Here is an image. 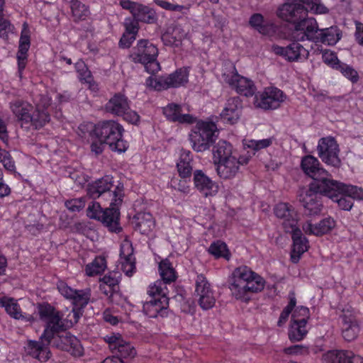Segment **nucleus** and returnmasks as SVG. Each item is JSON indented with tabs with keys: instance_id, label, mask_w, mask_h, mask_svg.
Here are the masks:
<instances>
[{
	"instance_id": "obj_43",
	"label": "nucleus",
	"mask_w": 363,
	"mask_h": 363,
	"mask_svg": "<svg viewBox=\"0 0 363 363\" xmlns=\"http://www.w3.org/2000/svg\"><path fill=\"white\" fill-rule=\"evenodd\" d=\"M106 268V262L104 257H96L85 268L86 274L89 277H94L102 273Z\"/></svg>"
},
{
	"instance_id": "obj_5",
	"label": "nucleus",
	"mask_w": 363,
	"mask_h": 363,
	"mask_svg": "<svg viewBox=\"0 0 363 363\" xmlns=\"http://www.w3.org/2000/svg\"><path fill=\"white\" fill-rule=\"evenodd\" d=\"M50 102V98L47 95L35 99V111L32 114L30 113L31 106L26 101L16 100L11 103L10 108L13 113L23 123H30L35 128H39L50 120L49 114L46 111Z\"/></svg>"
},
{
	"instance_id": "obj_40",
	"label": "nucleus",
	"mask_w": 363,
	"mask_h": 363,
	"mask_svg": "<svg viewBox=\"0 0 363 363\" xmlns=\"http://www.w3.org/2000/svg\"><path fill=\"white\" fill-rule=\"evenodd\" d=\"M274 140L273 137L261 140L245 139L243 140L242 144L245 150H248L252 152V155H255L257 152L271 146Z\"/></svg>"
},
{
	"instance_id": "obj_18",
	"label": "nucleus",
	"mask_w": 363,
	"mask_h": 363,
	"mask_svg": "<svg viewBox=\"0 0 363 363\" xmlns=\"http://www.w3.org/2000/svg\"><path fill=\"white\" fill-rule=\"evenodd\" d=\"M119 4L128 10L136 21L152 23L156 20L155 12L147 6L130 0H120Z\"/></svg>"
},
{
	"instance_id": "obj_20",
	"label": "nucleus",
	"mask_w": 363,
	"mask_h": 363,
	"mask_svg": "<svg viewBox=\"0 0 363 363\" xmlns=\"http://www.w3.org/2000/svg\"><path fill=\"white\" fill-rule=\"evenodd\" d=\"M274 213L277 218L282 220V225L286 232L298 226V215L292 206L287 203H279L274 206Z\"/></svg>"
},
{
	"instance_id": "obj_6",
	"label": "nucleus",
	"mask_w": 363,
	"mask_h": 363,
	"mask_svg": "<svg viewBox=\"0 0 363 363\" xmlns=\"http://www.w3.org/2000/svg\"><path fill=\"white\" fill-rule=\"evenodd\" d=\"M322 191L324 196L333 202L337 203L339 208L344 211H350L353 206L352 199L363 200V189L361 187L346 184L334 179L326 180L323 183Z\"/></svg>"
},
{
	"instance_id": "obj_13",
	"label": "nucleus",
	"mask_w": 363,
	"mask_h": 363,
	"mask_svg": "<svg viewBox=\"0 0 363 363\" xmlns=\"http://www.w3.org/2000/svg\"><path fill=\"white\" fill-rule=\"evenodd\" d=\"M317 151L318 157L327 165L339 167L341 160L339 157V145L333 137L321 138L318 143Z\"/></svg>"
},
{
	"instance_id": "obj_55",
	"label": "nucleus",
	"mask_w": 363,
	"mask_h": 363,
	"mask_svg": "<svg viewBox=\"0 0 363 363\" xmlns=\"http://www.w3.org/2000/svg\"><path fill=\"white\" fill-rule=\"evenodd\" d=\"M138 21H136L134 18H133V19L130 18L125 19V21H124V26L125 28V33L130 34V40H135V37H136V35L138 31Z\"/></svg>"
},
{
	"instance_id": "obj_28",
	"label": "nucleus",
	"mask_w": 363,
	"mask_h": 363,
	"mask_svg": "<svg viewBox=\"0 0 363 363\" xmlns=\"http://www.w3.org/2000/svg\"><path fill=\"white\" fill-rule=\"evenodd\" d=\"M194 183L196 188L206 196H213L218 191V185L201 170L194 173Z\"/></svg>"
},
{
	"instance_id": "obj_10",
	"label": "nucleus",
	"mask_w": 363,
	"mask_h": 363,
	"mask_svg": "<svg viewBox=\"0 0 363 363\" xmlns=\"http://www.w3.org/2000/svg\"><path fill=\"white\" fill-rule=\"evenodd\" d=\"M157 48L146 40L138 41L131 57L135 62L144 65L147 72L154 74L160 70V63L157 60Z\"/></svg>"
},
{
	"instance_id": "obj_32",
	"label": "nucleus",
	"mask_w": 363,
	"mask_h": 363,
	"mask_svg": "<svg viewBox=\"0 0 363 363\" xmlns=\"http://www.w3.org/2000/svg\"><path fill=\"white\" fill-rule=\"evenodd\" d=\"M183 106L176 104H169L163 108V113L170 121L191 124L195 118L188 113H183Z\"/></svg>"
},
{
	"instance_id": "obj_52",
	"label": "nucleus",
	"mask_w": 363,
	"mask_h": 363,
	"mask_svg": "<svg viewBox=\"0 0 363 363\" xmlns=\"http://www.w3.org/2000/svg\"><path fill=\"white\" fill-rule=\"evenodd\" d=\"M164 281H156L152 284L150 285L148 289V294L152 298L162 297L166 295L167 287Z\"/></svg>"
},
{
	"instance_id": "obj_19",
	"label": "nucleus",
	"mask_w": 363,
	"mask_h": 363,
	"mask_svg": "<svg viewBox=\"0 0 363 363\" xmlns=\"http://www.w3.org/2000/svg\"><path fill=\"white\" fill-rule=\"evenodd\" d=\"M104 340L108 344L112 352L122 358L133 357L136 354L135 348L118 333L106 335Z\"/></svg>"
},
{
	"instance_id": "obj_31",
	"label": "nucleus",
	"mask_w": 363,
	"mask_h": 363,
	"mask_svg": "<svg viewBox=\"0 0 363 363\" xmlns=\"http://www.w3.org/2000/svg\"><path fill=\"white\" fill-rule=\"evenodd\" d=\"M169 304L167 296L159 298H152L143 305V311L150 318H156L158 315L164 316L167 313Z\"/></svg>"
},
{
	"instance_id": "obj_11",
	"label": "nucleus",
	"mask_w": 363,
	"mask_h": 363,
	"mask_svg": "<svg viewBox=\"0 0 363 363\" xmlns=\"http://www.w3.org/2000/svg\"><path fill=\"white\" fill-rule=\"evenodd\" d=\"M323 183H326V180L313 182L308 189H302L299 194V201L309 216H316L322 211L323 203L319 194L324 195L321 191L324 189Z\"/></svg>"
},
{
	"instance_id": "obj_38",
	"label": "nucleus",
	"mask_w": 363,
	"mask_h": 363,
	"mask_svg": "<svg viewBox=\"0 0 363 363\" xmlns=\"http://www.w3.org/2000/svg\"><path fill=\"white\" fill-rule=\"evenodd\" d=\"M192 155L189 150H182L178 162L177 163L179 175L183 179H189L191 176Z\"/></svg>"
},
{
	"instance_id": "obj_34",
	"label": "nucleus",
	"mask_w": 363,
	"mask_h": 363,
	"mask_svg": "<svg viewBox=\"0 0 363 363\" xmlns=\"http://www.w3.org/2000/svg\"><path fill=\"white\" fill-rule=\"evenodd\" d=\"M135 228L141 234L150 235L155 228V220L150 213L140 212L134 217Z\"/></svg>"
},
{
	"instance_id": "obj_8",
	"label": "nucleus",
	"mask_w": 363,
	"mask_h": 363,
	"mask_svg": "<svg viewBox=\"0 0 363 363\" xmlns=\"http://www.w3.org/2000/svg\"><path fill=\"white\" fill-rule=\"evenodd\" d=\"M218 131L214 123L199 121L189 134V140L194 150L203 152L215 143Z\"/></svg>"
},
{
	"instance_id": "obj_14",
	"label": "nucleus",
	"mask_w": 363,
	"mask_h": 363,
	"mask_svg": "<svg viewBox=\"0 0 363 363\" xmlns=\"http://www.w3.org/2000/svg\"><path fill=\"white\" fill-rule=\"evenodd\" d=\"M113 187V178L110 176H106L89 184L87 188V194L92 199H97L101 195L108 194L111 198V202H115L118 199V205L121 203L122 199L121 189L117 186L114 191L110 192Z\"/></svg>"
},
{
	"instance_id": "obj_63",
	"label": "nucleus",
	"mask_w": 363,
	"mask_h": 363,
	"mask_svg": "<svg viewBox=\"0 0 363 363\" xmlns=\"http://www.w3.org/2000/svg\"><path fill=\"white\" fill-rule=\"evenodd\" d=\"M356 26V32L355 36L358 43L361 45H363V23L359 22L355 23Z\"/></svg>"
},
{
	"instance_id": "obj_42",
	"label": "nucleus",
	"mask_w": 363,
	"mask_h": 363,
	"mask_svg": "<svg viewBox=\"0 0 363 363\" xmlns=\"http://www.w3.org/2000/svg\"><path fill=\"white\" fill-rule=\"evenodd\" d=\"M120 274L117 272H111L106 274L100 280V289L106 295L111 293L119 283Z\"/></svg>"
},
{
	"instance_id": "obj_29",
	"label": "nucleus",
	"mask_w": 363,
	"mask_h": 363,
	"mask_svg": "<svg viewBox=\"0 0 363 363\" xmlns=\"http://www.w3.org/2000/svg\"><path fill=\"white\" fill-rule=\"evenodd\" d=\"M292 234L293 248L291 253V260L294 263H297L301 255L307 251L308 248V240L303 236L301 230L298 226L289 230Z\"/></svg>"
},
{
	"instance_id": "obj_3",
	"label": "nucleus",
	"mask_w": 363,
	"mask_h": 363,
	"mask_svg": "<svg viewBox=\"0 0 363 363\" xmlns=\"http://www.w3.org/2000/svg\"><path fill=\"white\" fill-rule=\"evenodd\" d=\"M251 156H237L232 145L225 140H219L213 148V160L218 177L231 179L236 177L242 165L248 163Z\"/></svg>"
},
{
	"instance_id": "obj_16",
	"label": "nucleus",
	"mask_w": 363,
	"mask_h": 363,
	"mask_svg": "<svg viewBox=\"0 0 363 363\" xmlns=\"http://www.w3.org/2000/svg\"><path fill=\"white\" fill-rule=\"evenodd\" d=\"M195 295L199 305L203 310H209L215 306L216 298L214 291L203 274L196 277Z\"/></svg>"
},
{
	"instance_id": "obj_54",
	"label": "nucleus",
	"mask_w": 363,
	"mask_h": 363,
	"mask_svg": "<svg viewBox=\"0 0 363 363\" xmlns=\"http://www.w3.org/2000/svg\"><path fill=\"white\" fill-rule=\"evenodd\" d=\"M323 62L329 65L330 67L337 69L339 65L341 64L337 59L336 54L334 52L330 50H325L323 53Z\"/></svg>"
},
{
	"instance_id": "obj_26",
	"label": "nucleus",
	"mask_w": 363,
	"mask_h": 363,
	"mask_svg": "<svg viewBox=\"0 0 363 363\" xmlns=\"http://www.w3.org/2000/svg\"><path fill=\"white\" fill-rule=\"evenodd\" d=\"M241 108V102L238 97L230 98L220 114V120L225 123H237L240 116Z\"/></svg>"
},
{
	"instance_id": "obj_9",
	"label": "nucleus",
	"mask_w": 363,
	"mask_h": 363,
	"mask_svg": "<svg viewBox=\"0 0 363 363\" xmlns=\"http://www.w3.org/2000/svg\"><path fill=\"white\" fill-rule=\"evenodd\" d=\"M118 199L115 202H111L110 208L103 211L101 205L96 202H91L87 208V216L90 218L102 222L111 231L119 232V211L117 208Z\"/></svg>"
},
{
	"instance_id": "obj_37",
	"label": "nucleus",
	"mask_w": 363,
	"mask_h": 363,
	"mask_svg": "<svg viewBox=\"0 0 363 363\" xmlns=\"http://www.w3.org/2000/svg\"><path fill=\"white\" fill-rule=\"evenodd\" d=\"M250 25L262 35H269L276 30V26L272 22L265 21L259 13L253 14L249 21Z\"/></svg>"
},
{
	"instance_id": "obj_36",
	"label": "nucleus",
	"mask_w": 363,
	"mask_h": 363,
	"mask_svg": "<svg viewBox=\"0 0 363 363\" xmlns=\"http://www.w3.org/2000/svg\"><path fill=\"white\" fill-rule=\"evenodd\" d=\"M129 101L128 98L121 94H115L111 98L106 105V110L118 116L124 113L125 110L129 108Z\"/></svg>"
},
{
	"instance_id": "obj_30",
	"label": "nucleus",
	"mask_w": 363,
	"mask_h": 363,
	"mask_svg": "<svg viewBox=\"0 0 363 363\" xmlns=\"http://www.w3.org/2000/svg\"><path fill=\"white\" fill-rule=\"evenodd\" d=\"M30 42L29 36V30L27 27V24H23V28L21 31V35L19 40L18 50L17 52V61L18 73L21 77L22 72L25 69L27 63L28 51L30 48Z\"/></svg>"
},
{
	"instance_id": "obj_59",
	"label": "nucleus",
	"mask_w": 363,
	"mask_h": 363,
	"mask_svg": "<svg viewBox=\"0 0 363 363\" xmlns=\"http://www.w3.org/2000/svg\"><path fill=\"white\" fill-rule=\"evenodd\" d=\"M13 26L11 23L4 18V16H0V37L6 38L8 34L13 30Z\"/></svg>"
},
{
	"instance_id": "obj_35",
	"label": "nucleus",
	"mask_w": 363,
	"mask_h": 363,
	"mask_svg": "<svg viewBox=\"0 0 363 363\" xmlns=\"http://www.w3.org/2000/svg\"><path fill=\"white\" fill-rule=\"evenodd\" d=\"M355 357H361L355 355L351 351L331 350L325 353L323 356L324 363H357Z\"/></svg>"
},
{
	"instance_id": "obj_1",
	"label": "nucleus",
	"mask_w": 363,
	"mask_h": 363,
	"mask_svg": "<svg viewBox=\"0 0 363 363\" xmlns=\"http://www.w3.org/2000/svg\"><path fill=\"white\" fill-rule=\"evenodd\" d=\"M308 11L315 14H325L329 11L320 0H287L279 7L277 15L283 20L294 23L291 38L297 41L313 42L311 50L318 54L322 52L318 43L333 45L340 39L341 33L336 26L319 29L316 20L307 17Z\"/></svg>"
},
{
	"instance_id": "obj_27",
	"label": "nucleus",
	"mask_w": 363,
	"mask_h": 363,
	"mask_svg": "<svg viewBox=\"0 0 363 363\" xmlns=\"http://www.w3.org/2000/svg\"><path fill=\"white\" fill-rule=\"evenodd\" d=\"M336 226V221L332 217H327L315 224L307 221L302 226L306 234L315 236H322L329 233Z\"/></svg>"
},
{
	"instance_id": "obj_51",
	"label": "nucleus",
	"mask_w": 363,
	"mask_h": 363,
	"mask_svg": "<svg viewBox=\"0 0 363 363\" xmlns=\"http://www.w3.org/2000/svg\"><path fill=\"white\" fill-rule=\"evenodd\" d=\"M155 2L165 10L179 12L182 14H187L189 9V6L172 4L165 0H155Z\"/></svg>"
},
{
	"instance_id": "obj_58",
	"label": "nucleus",
	"mask_w": 363,
	"mask_h": 363,
	"mask_svg": "<svg viewBox=\"0 0 363 363\" xmlns=\"http://www.w3.org/2000/svg\"><path fill=\"white\" fill-rule=\"evenodd\" d=\"M284 352L289 355H302L308 352V348L301 345H296L284 348Z\"/></svg>"
},
{
	"instance_id": "obj_45",
	"label": "nucleus",
	"mask_w": 363,
	"mask_h": 363,
	"mask_svg": "<svg viewBox=\"0 0 363 363\" xmlns=\"http://www.w3.org/2000/svg\"><path fill=\"white\" fill-rule=\"evenodd\" d=\"M70 9L75 21L83 20L89 14V11L87 6L85 4H82L78 0L71 1Z\"/></svg>"
},
{
	"instance_id": "obj_39",
	"label": "nucleus",
	"mask_w": 363,
	"mask_h": 363,
	"mask_svg": "<svg viewBox=\"0 0 363 363\" xmlns=\"http://www.w3.org/2000/svg\"><path fill=\"white\" fill-rule=\"evenodd\" d=\"M189 69L182 67L167 75L169 88H179L185 86L189 82Z\"/></svg>"
},
{
	"instance_id": "obj_15",
	"label": "nucleus",
	"mask_w": 363,
	"mask_h": 363,
	"mask_svg": "<svg viewBox=\"0 0 363 363\" xmlns=\"http://www.w3.org/2000/svg\"><path fill=\"white\" fill-rule=\"evenodd\" d=\"M286 96L279 89L274 86L265 88L255 97L256 107L268 110L276 109L285 101Z\"/></svg>"
},
{
	"instance_id": "obj_2",
	"label": "nucleus",
	"mask_w": 363,
	"mask_h": 363,
	"mask_svg": "<svg viewBox=\"0 0 363 363\" xmlns=\"http://www.w3.org/2000/svg\"><path fill=\"white\" fill-rule=\"evenodd\" d=\"M35 313L45 325L42 338H45L48 343L52 341L56 347L69 352L74 356L82 355L83 347L77 337L69 333L59 334L77 323L82 315L79 309L60 312L50 304L43 303L38 306Z\"/></svg>"
},
{
	"instance_id": "obj_41",
	"label": "nucleus",
	"mask_w": 363,
	"mask_h": 363,
	"mask_svg": "<svg viewBox=\"0 0 363 363\" xmlns=\"http://www.w3.org/2000/svg\"><path fill=\"white\" fill-rule=\"evenodd\" d=\"M75 68L79 74V80L83 83L87 84L89 85V88L92 91H96L98 89L97 84H96L93 81L91 72L86 67L84 62L82 60H79L75 64Z\"/></svg>"
},
{
	"instance_id": "obj_21",
	"label": "nucleus",
	"mask_w": 363,
	"mask_h": 363,
	"mask_svg": "<svg viewBox=\"0 0 363 363\" xmlns=\"http://www.w3.org/2000/svg\"><path fill=\"white\" fill-rule=\"evenodd\" d=\"M231 76L224 74L223 79L238 94L245 96H251L255 94L256 88L252 80L233 72Z\"/></svg>"
},
{
	"instance_id": "obj_17",
	"label": "nucleus",
	"mask_w": 363,
	"mask_h": 363,
	"mask_svg": "<svg viewBox=\"0 0 363 363\" xmlns=\"http://www.w3.org/2000/svg\"><path fill=\"white\" fill-rule=\"evenodd\" d=\"M292 39L294 42L286 47L274 45L272 47V52L289 62H303L308 59L309 51L299 41Z\"/></svg>"
},
{
	"instance_id": "obj_56",
	"label": "nucleus",
	"mask_w": 363,
	"mask_h": 363,
	"mask_svg": "<svg viewBox=\"0 0 363 363\" xmlns=\"http://www.w3.org/2000/svg\"><path fill=\"white\" fill-rule=\"evenodd\" d=\"M0 163L9 171L13 172L15 169V164L9 153L5 150L0 148Z\"/></svg>"
},
{
	"instance_id": "obj_25",
	"label": "nucleus",
	"mask_w": 363,
	"mask_h": 363,
	"mask_svg": "<svg viewBox=\"0 0 363 363\" xmlns=\"http://www.w3.org/2000/svg\"><path fill=\"white\" fill-rule=\"evenodd\" d=\"M131 242L125 240L121 245L120 262L121 270L128 277H131L135 272V257Z\"/></svg>"
},
{
	"instance_id": "obj_44",
	"label": "nucleus",
	"mask_w": 363,
	"mask_h": 363,
	"mask_svg": "<svg viewBox=\"0 0 363 363\" xmlns=\"http://www.w3.org/2000/svg\"><path fill=\"white\" fill-rule=\"evenodd\" d=\"M160 274L165 283H170L176 279V272L168 259H164L159 264Z\"/></svg>"
},
{
	"instance_id": "obj_23",
	"label": "nucleus",
	"mask_w": 363,
	"mask_h": 363,
	"mask_svg": "<svg viewBox=\"0 0 363 363\" xmlns=\"http://www.w3.org/2000/svg\"><path fill=\"white\" fill-rule=\"evenodd\" d=\"M59 292L66 298L71 299L76 306H79L81 311L82 307L85 306L89 300V290H75L69 287L66 283L60 281L57 284ZM74 309H76L75 308Z\"/></svg>"
},
{
	"instance_id": "obj_48",
	"label": "nucleus",
	"mask_w": 363,
	"mask_h": 363,
	"mask_svg": "<svg viewBox=\"0 0 363 363\" xmlns=\"http://www.w3.org/2000/svg\"><path fill=\"white\" fill-rule=\"evenodd\" d=\"M182 36L180 34V29L177 28L173 30L172 33L169 31L164 33L162 36V39L167 45L178 47L181 45Z\"/></svg>"
},
{
	"instance_id": "obj_61",
	"label": "nucleus",
	"mask_w": 363,
	"mask_h": 363,
	"mask_svg": "<svg viewBox=\"0 0 363 363\" xmlns=\"http://www.w3.org/2000/svg\"><path fill=\"white\" fill-rule=\"evenodd\" d=\"M104 319L106 322L113 325H116L120 320L118 316L115 315L111 310H106L104 312Z\"/></svg>"
},
{
	"instance_id": "obj_60",
	"label": "nucleus",
	"mask_w": 363,
	"mask_h": 363,
	"mask_svg": "<svg viewBox=\"0 0 363 363\" xmlns=\"http://www.w3.org/2000/svg\"><path fill=\"white\" fill-rule=\"evenodd\" d=\"M120 116H122L125 121L132 124H137L140 121V116L136 111L131 110L130 107Z\"/></svg>"
},
{
	"instance_id": "obj_33",
	"label": "nucleus",
	"mask_w": 363,
	"mask_h": 363,
	"mask_svg": "<svg viewBox=\"0 0 363 363\" xmlns=\"http://www.w3.org/2000/svg\"><path fill=\"white\" fill-rule=\"evenodd\" d=\"M49 344L41 335L39 341H28L25 348L26 352L33 357L45 362L50 358Z\"/></svg>"
},
{
	"instance_id": "obj_64",
	"label": "nucleus",
	"mask_w": 363,
	"mask_h": 363,
	"mask_svg": "<svg viewBox=\"0 0 363 363\" xmlns=\"http://www.w3.org/2000/svg\"><path fill=\"white\" fill-rule=\"evenodd\" d=\"M11 192L9 186L4 183L2 174L0 173V198L8 196Z\"/></svg>"
},
{
	"instance_id": "obj_47",
	"label": "nucleus",
	"mask_w": 363,
	"mask_h": 363,
	"mask_svg": "<svg viewBox=\"0 0 363 363\" xmlns=\"http://www.w3.org/2000/svg\"><path fill=\"white\" fill-rule=\"evenodd\" d=\"M208 252L216 257H223L228 260L230 257L227 245L220 241L213 242L209 247Z\"/></svg>"
},
{
	"instance_id": "obj_24",
	"label": "nucleus",
	"mask_w": 363,
	"mask_h": 363,
	"mask_svg": "<svg viewBox=\"0 0 363 363\" xmlns=\"http://www.w3.org/2000/svg\"><path fill=\"white\" fill-rule=\"evenodd\" d=\"M0 306L5 308L6 313L16 320H21L24 323L35 324L38 320L31 315L23 313L17 301L7 296L0 298Z\"/></svg>"
},
{
	"instance_id": "obj_53",
	"label": "nucleus",
	"mask_w": 363,
	"mask_h": 363,
	"mask_svg": "<svg viewBox=\"0 0 363 363\" xmlns=\"http://www.w3.org/2000/svg\"><path fill=\"white\" fill-rule=\"evenodd\" d=\"M337 69H339L342 75L352 83L357 82L359 79L357 72L348 65L341 63Z\"/></svg>"
},
{
	"instance_id": "obj_12",
	"label": "nucleus",
	"mask_w": 363,
	"mask_h": 363,
	"mask_svg": "<svg viewBox=\"0 0 363 363\" xmlns=\"http://www.w3.org/2000/svg\"><path fill=\"white\" fill-rule=\"evenodd\" d=\"M309 318L310 312L308 308L297 306L294 309L289 329V338L291 342H299L304 339L309 330Z\"/></svg>"
},
{
	"instance_id": "obj_46",
	"label": "nucleus",
	"mask_w": 363,
	"mask_h": 363,
	"mask_svg": "<svg viewBox=\"0 0 363 363\" xmlns=\"http://www.w3.org/2000/svg\"><path fill=\"white\" fill-rule=\"evenodd\" d=\"M146 86L155 91L169 89L167 75L158 77H149L145 82Z\"/></svg>"
},
{
	"instance_id": "obj_57",
	"label": "nucleus",
	"mask_w": 363,
	"mask_h": 363,
	"mask_svg": "<svg viewBox=\"0 0 363 363\" xmlns=\"http://www.w3.org/2000/svg\"><path fill=\"white\" fill-rule=\"evenodd\" d=\"M65 206L71 211H79L84 207L85 200L84 198L71 199L66 201Z\"/></svg>"
},
{
	"instance_id": "obj_49",
	"label": "nucleus",
	"mask_w": 363,
	"mask_h": 363,
	"mask_svg": "<svg viewBox=\"0 0 363 363\" xmlns=\"http://www.w3.org/2000/svg\"><path fill=\"white\" fill-rule=\"evenodd\" d=\"M342 330L344 339L349 342L355 339L359 332L358 326L352 321L344 320Z\"/></svg>"
},
{
	"instance_id": "obj_62",
	"label": "nucleus",
	"mask_w": 363,
	"mask_h": 363,
	"mask_svg": "<svg viewBox=\"0 0 363 363\" xmlns=\"http://www.w3.org/2000/svg\"><path fill=\"white\" fill-rule=\"evenodd\" d=\"M130 34L125 33L120 40L119 45L123 48H129L135 40L130 39Z\"/></svg>"
},
{
	"instance_id": "obj_50",
	"label": "nucleus",
	"mask_w": 363,
	"mask_h": 363,
	"mask_svg": "<svg viewBox=\"0 0 363 363\" xmlns=\"http://www.w3.org/2000/svg\"><path fill=\"white\" fill-rule=\"evenodd\" d=\"M296 298L294 296L290 298L289 303L284 307L281 311L279 320L277 321V325L279 327H283L288 321L290 314L292 315L293 311L296 308Z\"/></svg>"
},
{
	"instance_id": "obj_22",
	"label": "nucleus",
	"mask_w": 363,
	"mask_h": 363,
	"mask_svg": "<svg viewBox=\"0 0 363 363\" xmlns=\"http://www.w3.org/2000/svg\"><path fill=\"white\" fill-rule=\"evenodd\" d=\"M301 166L303 171L313 178V182L332 179L328 177V172L320 167L318 160L312 155H307L303 157Z\"/></svg>"
},
{
	"instance_id": "obj_4",
	"label": "nucleus",
	"mask_w": 363,
	"mask_h": 363,
	"mask_svg": "<svg viewBox=\"0 0 363 363\" xmlns=\"http://www.w3.org/2000/svg\"><path fill=\"white\" fill-rule=\"evenodd\" d=\"M264 286V279L247 266L235 268L230 277L229 289L232 296L243 302H248L250 294L262 291Z\"/></svg>"
},
{
	"instance_id": "obj_7",
	"label": "nucleus",
	"mask_w": 363,
	"mask_h": 363,
	"mask_svg": "<svg viewBox=\"0 0 363 363\" xmlns=\"http://www.w3.org/2000/svg\"><path fill=\"white\" fill-rule=\"evenodd\" d=\"M123 127L118 122L110 120L98 123L94 129V135L100 141L106 143L112 151L122 153L128 147L123 139Z\"/></svg>"
}]
</instances>
